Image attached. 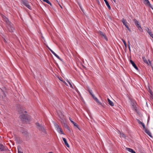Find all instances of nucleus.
I'll list each match as a JSON object with an SVG mask.
<instances>
[{"mask_svg":"<svg viewBox=\"0 0 153 153\" xmlns=\"http://www.w3.org/2000/svg\"><path fill=\"white\" fill-rule=\"evenodd\" d=\"M137 121L138 123L139 124L141 125L143 128H145V126L144 123L140 121L139 120L137 119Z\"/></svg>","mask_w":153,"mask_h":153,"instance_id":"nucleus-18","label":"nucleus"},{"mask_svg":"<svg viewBox=\"0 0 153 153\" xmlns=\"http://www.w3.org/2000/svg\"><path fill=\"white\" fill-rule=\"evenodd\" d=\"M149 34L150 35V36L152 37H153V34H152V32L149 33Z\"/></svg>","mask_w":153,"mask_h":153,"instance_id":"nucleus-33","label":"nucleus"},{"mask_svg":"<svg viewBox=\"0 0 153 153\" xmlns=\"http://www.w3.org/2000/svg\"><path fill=\"white\" fill-rule=\"evenodd\" d=\"M48 153H53L52 152H49Z\"/></svg>","mask_w":153,"mask_h":153,"instance_id":"nucleus-37","label":"nucleus"},{"mask_svg":"<svg viewBox=\"0 0 153 153\" xmlns=\"http://www.w3.org/2000/svg\"><path fill=\"white\" fill-rule=\"evenodd\" d=\"M37 128L39 130L41 131L43 134H46V131L45 130L44 126L42 124H39L38 123H36Z\"/></svg>","mask_w":153,"mask_h":153,"instance_id":"nucleus-2","label":"nucleus"},{"mask_svg":"<svg viewBox=\"0 0 153 153\" xmlns=\"http://www.w3.org/2000/svg\"><path fill=\"white\" fill-rule=\"evenodd\" d=\"M7 148L3 145V144L0 143V151H3L7 150Z\"/></svg>","mask_w":153,"mask_h":153,"instance_id":"nucleus-15","label":"nucleus"},{"mask_svg":"<svg viewBox=\"0 0 153 153\" xmlns=\"http://www.w3.org/2000/svg\"><path fill=\"white\" fill-rule=\"evenodd\" d=\"M66 81L69 83V84L70 87L71 88H72L74 89V88L73 87V86H72V84H71V82H69V81L68 80V79L66 80Z\"/></svg>","mask_w":153,"mask_h":153,"instance_id":"nucleus-26","label":"nucleus"},{"mask_svg":"<svg viewBox=\"0 0 153 153\" xmlns=\"http://www.w3.org/2000/svg\"><path fill=\"white\" fill-rule=\"evenodd\" d=\"M62 139L65 145L67 146L68 147H69V146L68 143L66 139L65 138H63Z\"/></svg>","mask_w":153,"mask_h":153,"instance_id":"nucleus-21","label":"nucleus"},{"mask_svg":"<svg viewBox=\"0 0 153 153\" xmlns=\"http://www.w3.org/2000/svg\"><path fill=\"white\" fill-rule=\"evenodd\" d=\"M48 49L50 50V51L51 52V53L56 57L58 59L62 61V59L57 55L53 51H52L51 48H50L49 47H47Z\"/></svg>","mask_w":153,"mask_h":153,"instance_id":"nucleus-14","label":"nucleus"},{"mask_svg":"<svg viewBox=\"0 0 153 153\" xmlns=\"http://www.w3.org/2000/svg\"><path fill=\"white\" fill-rule=\"evenodd\" d=\"M23 116H22V115H21V116H20V117H21V118H22L23 119H26V117H26V115H24V117H23Z\"/></svg>","mask_w":153,"mask_h":153,"instance_id":"nucleus-31","label":"nucleus"},{"mask_svg":"<svg viewBox=\"0 0 153 153\" xmlns=\"http://www.w3.org/2000/svg\"><path fill=\"white\" fill-rule=\"evenodd\" d=\"M72 123L74 124V126H76L77 127V128L78 127V125L76 124V123H75L74 121H72Z\"/></svg>","mask_w":153,"mask_h":153,"instance_id":"nucleus-29","label":"nucleus"},{"mask_svg":"<svg viewBox=\"0 0 153 153\" xmlns=\"http://www.w3.org/2000/svg\"><path fill=\"white\" fill-rule=\"evenodd\" d=\"M48 49L50 50V51L51 52V53L56 57L58 59L62 61V59L57 55L53 51H52L51 48H50L49 47H47Z\"/></svg>","mask_w":153,"mask_h":153,"instance_id":"nucleus-13","label":"nucleus"},{"mask_svg":"<svg viewBox=\"0 0 153 153\" xmlns=\"http://www.w3.org/2000/svg\"><path fill=\"white\" fill-rule=\"evenodd\" d=\"M48 49L50 50V51L51 52V53L56 57L58 59L62 61V59L57 55L53 51H52L51 48H50L49 47H47Z\"/></svg>","mask_w":153,"mask_h":153,"instance_id":"nucleus-11","label":"nucleus"},{"mask_svg":"<svg viewBox=\"0 0 153 153\" xmlns=\"http://www.w3.org/2000/svg\"><path fill=\"white\" fill-rule=\"evenodd\" d=\"M128 48L129 51H130L131 49H130V45H129L130 43H129V41L128 42Z\"/></svg>","mask_w":153,"mask_h":153,"instance_id":"nucleus-32","label":"nucleus"},{"mask_svg":"<svg viewBox=\"0 0 153 153\" xmlns=\"http://www.w3.org/2000/svg\"><path fill=\"white\" fill-rule=\"evenodd\" d=\"M146 31H147V32L148 33H150V32H151V30L149 29L148 27H146Z\"/></svg>","mask_w":153,"mask_h":153,"instance_id":"nucleus-25","label":"nucleus"},{"mask_svg":"<svg viewBox=\"0 0 153 153\" xmlns=\"http://www.w3.org/2000/svg\"><path fill=\"white\" fill-rule=\"evenodd\" d=\"M118 133L120 134V137L121 138H123L124 139L126 138V136L123 133H121L120 131H119L118 132Z\"/></svg>","mask_w":153,"mask_h":153,"instance_id":"nucleus-20","label":"nucleus"},{"mask_svg":"<svg viewBox=\"0 0 153 153\" xmlns=\"http://www.w3.org/2000/svg\"><path fill=\"white\" fill-rule=\"evenodd\" d=\"M89 91L90 94L92 96V95H93L92 94V92L91 90H89Z\"/></svg>","mask_w":153,"mask_h":153,"instance_id":"nucleus-34","label":"nucleus"},{"mask_svg":"<svg viewBox=\"0 0 153 153\" xmlns=\"http://www.w3.org/2000/svg\"><path fill=\"white\" fill-rule=\"evenodd\" d=\"M19 153H23L22 152H19Z\"/></svg>","mask_w":153,"mask_h":153,"instance_id":"nucleus-38","label":"nucleus"},{"mask_svg":"<svg viewBox=\"0 0 153 153\" xmlns=\"http://www.w3.org/2000/svg\"><path fill=\"white\" fill-rule=\"evenodd\" d=\"M60 113L61 114H59V117L61 118L64 119V116L62 115V113L61 112H60Z\"/></svg>","mask_w":153,"mask_h":153,"instance_id":"nucleus-27","label":"nucleus"},{"mask_svg":"<svg viewBox=\"0 0 153 153\" xmlns=\"http://www.w3.org/2000/svg\"><path fill=\"white\" fill-rule=\"evenodd\" d=\"M48 49L50 50V51L51 52V53L56 57L58 59L62 61V59L57 55L53 51H52L51 48H50L49 47H47Z\"/></svg>","mask_w":153,"mask_h":153,"instance_id":"nucleus-12","label":"nucleus"},{"mask_svg":"<svg viewBox=\"0 0 153 153\" xmlns=\"http://www.w3.org/2000/svg\"><path fill=\"white\" fill-rule=\"evenodd\" d=\"M44 1L46 2L47 3L50 4L51 5V3H50V2L48 1V0H43Z\"/></svg>","mask_w":153,"mask_h":153,"instance_id":"nucleus-28","label":"nucleus"},{"mask_svg":"<svg viewBox=\"0 0 153 153\" xmlns=\"http://www.w3.org/2000/svg\"><path fill=\"white\" fill-rule=\"evenodd\" d=\"M22 2L30 10L32 9L30 6V5L31 4V3L30 2H29L26 0H22Z\"/></svg>","mask_w":153,"mask_h":153,"instance_id":"nucleus-3","label":"nucleus"},{"mask_svg":"<svg viewBox=\"0 0 153 153\" xmlns=\"http://www.w3.org/2000/svg\"><path fill=\"white\" fill-rule=\"evenodd\" d=\"M143 2L145 4L149 6L152 9H153L152 6L150 4L148 0H143Z\"/></svg>","mask_w":153,"mask_h":153,"instance_id":"nucleus-8","label":"nucleus"},{"mask_svg":"<svg viewBox=\"0 0 153 153\" xmlns=\"http://www.w3.org/2000/svg\"><path fill=\"white\" fill-rule=\"evenodd\" d=\"M92 97L97 102L98 105H100L102 107L104 106L102 103L99 101L98 99L95 97L94 95H92Z\"/></svg>","mask_w":153,"mask_h":153,"instance_id":"nucleus-7","label":"nucleus"},{"mask_svg":"<svg viewBox=\"0 0 153 153\" xmlns=\"http://www.w3.org/2000/svg\"><path fill=\"white\" fill-rule=\"evenodd\" d=\"M142 59L144 63H145V64L147 65H151V62L149 61V62H148L147 60L146 59L145 57H143Z\"/></svg>","mask_w":153,"mask_h":153,"instance_id":"nucleus-9","label":"nucleus"},{"mask_svg":"<svg viewBox=\"0 0 153 153\" xmlns=\"http://www.w3.org/2000/svg\"><path fill=\"white\" fill-rule=\"evenodd\" d=\"M130 62L131 63L132 65V66L136 69L137 70L138 69V68L132 60H130Z\"/></svg>","mask_w":153,"mask_h":153,"instance_id":"nucleus-17","label":"nucleus"},{"mask_svg":"<svg viewBox=\"0 0 153 153\" xmlns=\"http://www.w3.org/2000/svg\"><path fill=\"white\" fill-rule=\"evenodd\" d=\"M48 49L50 50V51L51 52V53L56 57L58 59L62 61V59L57 55L53 51H52L51 48H50L49 47H47Z\"/></svg>","mask_w":153,"mask_h":153,"instance_id":"nucleus-10","label":"nucleus"},{"mask_svg":"<svg viewBox=\"0 0 153 153\" xmlns=\"http://www.w3.org/2000/svg\"><path fill=\"white\" fill-rule=\"evenodd\" d=\"M104 0L105 1V4H106V5H107V6L108 9L109 10L111 9V7L109 4V3L108 2V1L106 0Z\"/></svg>","mask_w":153,"mask_h":153,"instance_id":"nucleus-22","label":"nucleus"},{"mask_svg":"<svg viewBox=\"0 0 153 153\" xmlns=\"http://www.w3.org/2000/svg\"><path fill=\"white\" fill-rule=\"evenodd\" d=\"M144 129L145 132L150 137H152L151 135V133L150 132V131L147 129H146L145 127V128H143Z\"/></svg>","mask_w":153,"mask_h":153,"instance_id":"nucleus-19","label":"nucleus"},{"mask_svg":"<svg viewBox=\"0 0 153 153\" xmlns=\"http://www.w3.org/2000/svg\"><path fill=\"white\" fill-rule=\"evenodd\" d=\"M133 21L137 27L138 28L139 30L140 31H141L143 30L141 27L140 25V24L138 21H137L136 19H133Z\"/></svg>","mask_w":153,"mask_h":153,"instance_id":"nucleus-5","label":"nucleus"},{"mask_svg":"<svg viewBox=\"0 0 153 153\" xmlns=\"http://www.w3.org/2000/svg\"><path fill=\"white\" fill-rule=\"evenodd\" d=\"M107 100L108 102V104L110 105H111L112 106H113L114 105V104L113 103L111 100H110L108 98L107 99Z\"/></svg>","mask_w":153,"mask_h":153,"instance_id":"nucleus-23","label":"nucleus"},{"mask_svg":"<svg viewBox=\"0 0 153 153\" xmlns=\"http://www.w3.org/2000/svg\"><path fill=\"white\" fill-rule=\"evenodd\" d=\"M126 149L127 150L131 153H133L134 151L133 149L128 148H126Z\"/></svg>","mask_w":153,"mask_h":153,"instance_id":"nucleus-24","label":"nucleus"},{"mask_svg":"<svg viewBox=\"0 0 153 153\" xmlns=\"http://www.w3.org/2000/svg\"><path fill=\"white\" fill-rule=\"evenodd\" d=\"M69 120L71 122V123H72V121H73L71 120V119L70 117L69 118Z\"/></svg>","mask_w":153,"mask_h":153,"instance_id":"nucleus-36","label":"nucleus"},{"mask_svg":"<svg viewBox=\"0 0 153 153\" xmlns=\"http://www.w3.org/2000/svg\"><path fill=\"white\" fill-rule=\"evenodd\" d=\"M2 18L3 20L6 22L9 31L10 32H13L14 30L13 25L5 16H3Z\"/></svg>","mask_w":153,"mask_h":153,"instance_id":"nucleus-1","label":"nucleus"},{"mask_svg":"<svg viewBox=\"0 0 153 153\" xmlns=\"http://www.w3.org/2000/svg\"><path fill=\"white\" fill-rule=\"evenodd\" d=\"M121 21L123 22V25H124L129 30H130L129 28L128 27L129 24L128 23L126 22V21L123 18Z\"/></svg>","mask_w":153,"mask_h":153,"instance_id":"nucleus-6","label":"nucleus"},{"mask_svg":"<svg viewBox=\"0 0 153 153\" xmlns=\"http://www.w3.org/2000/svg\"><path fill=\"white\" fill-rule=\"evenodd\" d=\"M54 126L55 129L59 133L61 134H64L61 128L58 124L55 123L54 124Z\"/></svg>","mask_w":153,"mask_h":153,"instance_id":"nucleus-4","label":"nucleus"},{"mask_svg":"<svg viewBox=\"0 0 153 153\" xmlns=\"http://www.w3.org/2000/svg\"><path fill=\"white\" fill-rule=\"evenodd\" d=\"M153 39V37H152Z\"/></svg>","mask_w":153,"mask_h":153,"instance_id":"nucleus-40","label":"nucleus"},{"mask_svg":"<svg viewBox=\"0 0 153 153\" xmlns=\"http://www.w3.org/2000/svg\"><path fill=\"white\" fill-rule=\"evenodd\" d=\"M79 7H80L81 8V7H80V6L79 5Z\"/></svg>","mask_w":153,"mask_h":153,"instance_id":"nucleus-39","label":"nucleus"},{"mask_svg":"<svg viewBox=\"0 0 153 153\" xmlns=\"http://www.w3.org/2000/svg\"><path fill=\"white\" fill-rule=\"evenodd\" d=\"M63 82L64 83H65L66 85L68 86V85L67 84L65 81L64 82Z\"/></svg>","mask_w":153,"mask_h":153,"instance_id":"nucleus-35","label":"nucleus"},{"mask_svg":"<svg viewBox=\"0 0 153 153\" xmlns=\"http://www.w3.org/2000/svg\"><path fill=\"white\" fill-rule=\"evenodd\" d=\"M99 34L102 37V38L104 39L106 41L108 40V39H107L106 36L105 35V34L104 33H103L101 31H100L99 32Z\"/></svg>","mask_w":153,"mask_h":153,"instance_id":"nucleus-16","label":"nucleus"},{"mask_svg":"<svg viewBox=\"0 0 153 153\" xmlns=\"http://www.w3.org/2000/svg\"><path fill=\"white\" fill-rule=\"evenodd\" d=\"M122 41L123 42V43L124 44V45H125V47L126 48V47H127V44H126V42L124 40H123V39H122Z\"/></svg>","mask_w":153,"mask_h":153,"instance_id":"nucleus-30","label":"nucleus"}]
</instances>
